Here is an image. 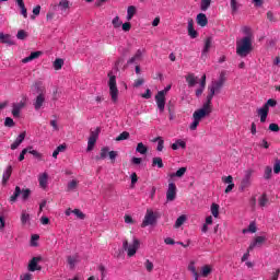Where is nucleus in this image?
Instances as JSON below:
<instances>
[{"mask_svg": "<svg viewBox=\"0 0 280 280\" xmlns=\"http://www.w3.org/2000/svg\"><path fill=\"white\" fill-rule=\"evenodd\" d=\"M12 115L15 118L21 117V110H23V108H25V103L24 102H20V103H13L12 105Z\"/></svg>", "mask_w": 280, "mask_h": 280, "instance_id": "f3484780", "label": "nucleus"}, {"mask_svg": "<svg viewBox=\"0 0 280 280\" xmlns=\"http://www.w3.org/2000/svg\"><path fill=\"white\" fill-rule=\"evenodd\" d=\"M230 5H231L232 14H237L240 8H242V4L237 2V0H230Z\"/></svg>", "mask_w": 280, "mask_h": 280, "instance_id": "c85d7f7f", "label": "nucleus"}, {"mask_svg": "<svg viewBox=\"0 0 280 280\" xmlns=\"http://www.w3.org/2000/svg\"><path fill=\"white\" fill-rule=\"evenodd\" d=\"M63 66H65V59L62 58H57L52 63L55 71H60V69H62Z\"/></svg>", "mask_w": 280, "mask_h": 280, "instance_id": "7c9ffc66", "label": "nucleus"}, {"mask_svg": "<svg viewBox=\"0 0 280 280\" xmlns=\"http://www.w3.org/2000/svg\"><path fill=\"white\" fill-rule=\"evenodd\" d=\"M128 139H130V132L124 131L115 139V141H126Z\"/></svg>", "mask_w": 280, "mask_h": 280, "instance_id": "ea45409f", "label": "nucleus"}, {"mask_svg": "<svg viewBox=\"0 0 280 280\" xmlns=\"http://www.w3.org/2000/svg\"><path fill=\"white\" fill-rule=\"evenodd\" d=\"M253 51V37L245 36L236 40V54L240 58H246Z\"/></svg>", "mask_w": 280, "mask_h": 280, "instance_id": "f257e3e1", "label": "nucleus"}, {"mask_svg": "<svg viewBox=\"0 0 280 280\" xmlns=\"http://www.w3.org/2000/svg\"><path fill=\"white\" fill-rule=\"evenodd\" d=\"M243 34H245L246 36H250V38H253V32L248 26L243 27Z\"/></svg>", "mask_w": 280, "mask_h": 280, "instance_id": "680f3d73", "label": "nucleus"}, {"mask_svg": "<svg viewBox=\"0 0 280 280\" xmlns=\"http://www.w3.org/2000/svg\"><path fill=\"white\" fill-rule=\"evenodd\" d=\"M72 213H74V215H77V218H79V220H84V218H86V214L81 212L80 209L72 210Z\"/></svg>", "mask_w": 280, "mask_h": 280, "instance_id": "864d4df0", "label": "nucleus"}, {"mask_svg": "<svg viewBox=\"0 0 280 280\" xmlns=\"http://www.w3.org/2000/svg\"><path fill=\"white\" fill-rule=\"evenodd\" d=\"M47 178H49V175H47V173H44L39 176L40 187H47Z\"/></svg>", "mask_w": 280, "mask_h": 280, "instance_id": "79ce46f5", "label": "nucleus"}, {"mask_svg": "<svg viewBox=\"0 0 280 280\" xmlns=\"http://www.w3.org/2000/svg\"><path fill=\"white\" fill-rule=\"evenodd\" d=\"M0 42L4 45H14V40H12L10 34L0 33Z\"/></svg>", "mask_w": 280, "mask_h": 280, "instance_id": "bb28decb", "label": "nucleus"}, {"mask_svg": "<svg viewBox=\"0 0 280 280\" xmlns=\"http://www.w3.org/2000/svg\"><path fill=\"white\" fill-rule=\"evenodd\" d=\"M108 86H109V95L112 98V102L116 104V102L119 100V89H117V77L113 74V72H108Z\"/></svg>", "mask_w": 280, "mask_h": 280, "instance_id": "20e7f679", "label": "nucleus"}, {"mask_svg": "<svg viewBox=\"0 0 280 280\" xmlns=\"http://www.w3.org/2000/svg\"><path fill=\"white\" fill-rule=\"evenodd\" d=\"M209 24V20L207 19V14L199 13L197 15V25H200V27H207Z\"/></svg>", "mask_w": 280, "mask_h": 280, "instance_id": "4be33fe9", "label": "nucleus"}, {"mask_svg": "<svg viewBox=\"0 0 280 280\" xmlns=\"http://www.w3.org/2000/svg\"><path fill=\"white\" fill-rule=\"evenodd\" d=\"M213 113V107L211 106V101L207 100L203 103L202 107L195 110L192 114V119H197V121H202L205 117H209Z\"/></svg>", "mask_w": 280, "mask_h": 280, "instance_id": "7ed1b4c3", "label": "nucleus"}, {"mask_svg": "<svg viewBox=\"0 0 280 280\" xmlns=\"http://www.w3.org/2000/svg\"><path fill=\"white\" fill-rule=\"evenodd\" d=\"M137 14V7L130 5L127 9V21H132V16Z\"/></svg>", "mask_w": 280, "mask_h": 280, "instance_id": "c756f323", "label": "nucleus"}, {"mask_svg": "<svg viewBox=\"0 0 280 280\" xmlns=\"http://www.w3.org/2000/svg\"><path fill=\"white\" fill-rule=\"evenodd\" d=\"M131 28H132V24H130V22H125L122 24V31L124 32H130Z\"/></svg>", "mask_w": 280, "mask_h": 280, "instance_id": "e2e57ef3", "label": "nucleus"}, {"mask_svg": "<svg viewBox=\"0 0 280 280\" xmlns=\"http://www.w3.org/2000/svg\"><path fill=\"white\" fill-rule=\"evenodd\" d=\"M213 272V269H211V266L209 265H205L202 268H201V277H209V275Z\"/></svg>", "mask_w": 280, "mask_h": 280, "instance_id": "c9c22d12", "label": "nucleus"}, {"mask_svg": "<svg viewBox=\"0 0 280 280\" xmlns=\"http://www.w3.org/2000/svg\"><path fill=\"white\" fill-rule=\"evenodd\" d=\"M200 125V121L197 119H194V121L190 124L189 129L190 130H197L198 126Z\"/></svg>", "mask_w": 280, "mask_h": 280, "instance_id": "052dcab7", "label": "nucleus"}, {"mask_svg": "<svg viewBox=\"0 0 280 280\" xmlns=\"http://www.w3.org/2000/svg\"><path fill=\"white\" fill-rule=\"evenodd\" d=\"M46 95L47 94H42V95H37L33 102V106L35 110H40V108H43V106H45V102H46Z\"/></svg>", "mask_w": 280, "mask_h": 280, "instance_id": "4468645a", "label": "nucleus"}, {"mask_svg": "<svg viewBox=\"0 0 280 280\" xmlns=\"http://www.w3.org/2000/svg\"><path fill=\"white\" fill-rule=\"evenodd\" d=\"M136 152H139V154H148V147H145L143 142H139L136 148Z\"/></svg>", "mask_w": 280, "mask_h": 280, "instance_id": "f704fd0d", "label": "nucleus"}, {"mask_svg": "<svg viewBox=\"0 0 280 280\" xmlns=\"http://www.w3.org/2000/svg\"><path fill=\"white\" fill-rule=\"evenodd\" d=\"M152 224H156V215L152 210H148L144 220L141 223V228L145 229V226H152Z\"/></svg>", "mask_w": 280, "mask_h": 280, "instance_id": "9d476101", "label": "nucleus"}, {"mask_svg": "<svg viewBox=\"0 0 280 280\" xmlns=\"http://www.w3.org/2000/svg\"><path fill=\"white\" fill-rule=\"evenodd\" d=\"M243 233H257V225L255 224V222L249 223L248 229H244Z\"/></svg>", "mask_w": 280, "mask_h": 280, "instance_id": "4c0bfd02", "label": "nucleus"}, {"mask_svg": "<svg viewBox=\"0 0 280 280\" xmlns=\"http://www.w3.org/2000/svg\"><path fill=\"white\" fill-rule=\"evenodd\" d=\"M16 38L19 40H25V38H27V32L20 30L16 34Z\"/></svg>", "mask_w": 280, "mask_h": 280, "instance_id": "8fccbe9b", "label": "nucleus"}, {"mask_svg": "<svg viewBox=\"0 0 280 280\" xmlns=\"http://www.w3.org/2000/svg\"><path fill=\"white\" fill-rule=\"evenodd\" d=\"M222 182L225 183V185H233V176H226V177H222Z\"/></svg>", "mask_w": 280, "mask_h": 280, "instance_id": "13d9d810", "label": "nucleus"}, {"mask_svg": "<svg viewBox=\"0 0 280 280\" xmlns=\"http://www.w3.org/2000/svg\"><path fill=\"white\" fill-rule=\"evenodd\" d=\"M57 8L60 10L61 14H65L67 10L71 8V2L69 0H60Z\"/></svg>", "mask_w": 280, "mask_h": 280, "instance_id": "6ab92c4d", "label": "nucleus"}, {"mask_svg": "<svg viewBox=\"0 0 280 280\" xmlns=\"http://www.w3.org/2000/svg\"><path fill=\"white\" fill-rule=\"evenodd\" d=\"M40 56H43L42 51L31 52V55L28 57H25L24 59H22V62L24 65L27 63V62H32V60H36V58H40Z\"/></svg>", "mask_w": 280, "mask_h": 280, "instance_id": "b1692460", "label": "nucleus"}, {"mask_svg": "<svg viewBox=\"0 0 280 280\" xmlns=\"http://www.w3.org/2000/svg\"><path fill=\"white\" fill-rule=\"evenodd\" d=\"M141 242L139 238L133 237L132 244L128 243V240L122 241V250H125L128 257H135L137 255V249L140 248Z\"/></svg>", "mask_w": 280, "mask_h": 280, "instance_id": "423d86ee", "label": "nucleus"}, {"mask_svg": "<svg viewBox=\"0 0 280 280\" xmlns=\"http://www.w3.org/2000/svg\"><path fill=\"white\" fill-rule=\"evenodd\" d=\"M67 259H68L69 266H70L71 268H74V267H75V262L78 261V260L75 259V257L68 256Z\"/></svg>", "mask_w": 280, "mask_h": 280, "instance_id": "4d7b16f0", "label": "nucleus"}, {"mask_svg": "<svg viewBox=\"0 0 280 280\" xmlns=\"http://www.w3.org/2000/svg\"><path fill=\"white\" fill-rule=\"evenodd\" d=\"M225 83H226V71H221L219 79L217 81H212V84L209 88L210 92L207 96V100L211 102L213 100V96L220 93V91H222V88L224 86Z\"/></svg>", "mask_w": 280, "mask_h": 280, "instance_id": "f03ea898", "label": "nucleus"}, {"mask_svg": "<svg viewBox=\"0 0 280 280\" xmlns=\"http://www.w3.org/2000/svg\"><path fill=\"white\" fill-rule=\"evenodd\" d=\"M33 14H34V15H31L32 21H34V19H36V16H38V14H40V5H36V7L33 9Z\"/></svg>", "mask_w": 280, "mask_h": 280, "instance_id": "5fc2aeb1", "label": "nucleus"}, {"mask_svg": "<svg viewBox=\"0 0 280 280\" xmlns=\"http://www.w3.org/2000/svg\"><path fill=\"white\" fill-rule=\"evenodd\" d=\"M185 222H187V215L182 214L179 218H177L175 222V229H180L183 224H185Z\"/></svg>", "mask_w": 280, "mask_h": 280, "instance_id": "473e14b6", "label": "nucleus"}, {"mask_svg": "<svg viewBox=\"0 0 280 280\" xmlns=\"http://www.w3.org/2000/svg\"><path fill=\"white\" fill-rule=\"evenodd\" d=\"M121 24H122V22L119 19V16L114 18L112 21V25L115 27V30L121 27Z\"/></svg>", "mask_w": 280, "mask_h": 280, "instance_id": "49530a36", "label": "nucleus"}, {"mask_svg": "<svg viewBox=\"0 0 280 280\" xmlns=\"http://www.w3.org/2000/svg\"><path fill=\"white\" fill-rule=\"evenodd\" d=\"M264 178L266 180H270L272 178V167H270V166L265 167Z\"/></svg>", "mask_w": 280, "mask_h": 280, "instance_id": "c03bdc74", "label": "nucleus"}, {"mask_svg": "<svg viewBox=\"0 0 280 280\" xmlns=\"http://www.w3.org/2000/svg\"><path fill=\"white\" fill-rule=\"evenodd\" d=\"M262 106L267 107V110H270V108H275V106H277V101L275 98H269Z\"/></svg>", "mask_w": 280, "mask_h": 280, "instance_id": "a19ab883", "label": "nucleus"}, {"mask_svg": "<svg viewBox=\"0 0 280 280\" xmlns=\"http://www.w3.org/2000/svg\"><path fill=\"white\" fill-rule=\"evenodd\" d=\"M4 126L7 128H14V126H15L14 119L7 117L4 120Z\"/></svg>", "mask_w": 280, "mask_h": 280, "instance_id": "603ef678", "label": "nucleus"}, {"mask_svg": "<svg viewBox=\"0 0 280 280\" xmlns=\"http://www.w3.org/2000/svg\"><path fill=\"white\" fill-rule=\"evenodd\" d=\"M255 171H253L252 168L245 171V175L243 177V179L241 180V185H240V191H245L246 189H248V187H250L252 185V180L250 178H253V174Z\"/></svg>", "mask_w": 280, "mask_h": 280, "instance_id": "1a4fd4ad", "label": "nucleus"}, {"mask_svg": "<svg viewBox=\"0 0 280 280\" xmlns=\"http://www.w3.org/2000/svg\"><path fill=\"white\" fill-rule=\"evenodd\" d=\"M269 130H270L271 132H279V130H280L279 125H277V124H275V122L270 124V125H269Z\"/></svg>", "mask_w": 280, "mask_h": 280, "instance_id": "bf43d9fd", "label": "nucleus"}, {"mask_svg": "<svg viewBox=\"0 0 280 280\" xmlns=\"http://www.w3.org/2000/svg\"><path fill=\"white\" fill-rule=\"evenodd\" d=\"M27 153L32 154L35 159H37V161H42L43 160V153L34 150V147L30 145L26 148Z\"/></svg>", "mask_w": 280, "mask_h": 280, "instance_id": "cd10ccee", "label": "nucleus"}, {"mask_svg": "<svg viewBox=\"0 0 280 280\" xmlns=\"http://www.w3.org/2000/svg\"><path fill=\"white\" fill-rule=\"evenodd\" d=\"M21 222L22 224H26L27 222H30V213H27L25 210L22 211Z\"/></svg>", "mask_w": 280, "mask_h": 280, "instance_id": "a18cd8bd", "label": "nucleus"}, {"mask_svg": "<svg viewBox=\"0 0 280 280\" xmlns=\"http://www.w3.org/2000/svg\"><path fill=\"white\" fill-rule=\"evenodd\" d=\"M259 207H266L268 205V197H266V194H264L259 200H258Z\"/></svg>", "mask_w": 280, "mask_h": 280, "instance_id": "3c124183", "label": "nucleus"}, {"mask_svg": "<svg viewBox=\"0 0 280 280\" xmlns=\"http://www.w3.org/2000/svg\"><path fill=\"white\" fill-rule=\"evenodd\" d=\"M143 56V50L141 49H138L135 54L133 57H131L128 61H127V65H135V62H137V60H141Z\"/></svg>", "mask_w": 280, "mask_h": 280, "instance_id": "393cba45", "label": "nucleus"}, {"mask_svg": "<svg viewBox=\"0 0 280 280\" xmlns=\"http://www.w3.org/2000/svg\"><path fill=\"white\" fill-rule=\"evenodd\" d=\"M10 176H12V166H8L5 172L3 173L2 183L5 185L8 180H10Z\"/></svg>", "mask_w": 280, "mask_h": 280, "instance_id": "2f4dec72", "label": "nucleus"}, {"mask_svg": "<svg viewBox=\"0 0 280 280\" xmlns=\"http://www.w3.org/2000/svg\"><path fill=\"white\" fill-rule=\"evenodd\" d=\"M156 165H158V167L161 170V168H163V159H161V158H153V160H152V166L153 167H156Z\"/></svg>", "mask_w": 280, "mask_h": 280, "instance_id": "37998d69", "label": "nucleus"}, {"mask_svg": "<svg viewBox=\"0 0 280 280\" xmlns=\"http://www.w3.org/2000/svg\"><path fill=\"white\" fill-rule=\"evenodd\" d=\"M273 172H275L276 174H279V173H280V160H279V159H276V161H275Z\"/></svg>", "mask_w": 280, "mask_h": 280, "instance_id": "6e6d98bb", "label": "nucleus"}, {"mask_svg": "<svg viewBox=\"0 0 280 280\" xmlns=\"http://www.w3.org/2000/svg\"><path fill=\"white\" fill-rule=\"evenodd\" d=\"M211 213H212L213 218H218V215H220V205L212 203L211 205Z\"/></svg>", "mask_w": 280, "mask_h": 280, "instance_id": "e433bc0d", "label": "nucleus"}, {"mask_svg": "<svg viewBox=\"0 0 280 280\" xmlns=\"http://www.w3.org/2000/svg\"><path fill=\"white\" fill-rule=\"evenodd\" d=\"M187 173V167H180L176 173L168 174L170 178H183Z\"/></svg>", "mask_w": 280, "mask_h": 280, "instance_id": "a878e982", "label": "nucleus"}, {"mask_svg": "<svg viewBox=\"0 0 280 280\" xmlns=\"http://www.w3.org/2000/svg\"><path fill=\"white\" fill-rule=\"evenodd\" d=\"M268 113H270L268 107L262 106V107L257 109V115H258V117H260V122L261 124H266V119H268Z\"/></svg>", "mask_w": 280, "mask_h": 280, "instance_id": "a211bd4d", "label": "nucleus"}, {"mask_svg": "<svg viewBox=\"0 0 280 280\" xmlns=\"http://www.w3.org/2000/svg\"><path fill=\"white\" fill-rule=\"evenodd\" d=\"M144 267L148 272H152L154 270V264L152 261H150V259L145 260Z\"/></svg>", "mask_w": 280, "mask_h": 280, "instance_id": "09e8293b", "label": "nucleus"}, {"mask_svg": "<svg viewBox=\"0 0 280 280\" xmlns=\"http://www.w3.org/2000/svg\"><path fill=\"white\" fill-rule=\"evenodd\" d=\"M34 95H47V89L43 85V82H36L33 85Z\"/></svg>", "mask_w": 280, "mask_h": 280, "instance_id": "2eb2a0df", "label": "nucleus"}, {"mask_svg": "<svg viewBox=\"0 0 280 280\" xmlns=\"http://www.w3.org/2000/svg\"><path fill=\"white\" fill-rule=\"evenodd\" d=\"M211 43H213V38L207 37L205 42V47L202 50V55L208 54V51L211 49Z\"/></svg>", "mask_w": 280, "mask_h": 280, "instance_id": "72a5a7b5", "label": "nucleus"}, {"mask_svg": "<svg viewBox=\"0 0 280 280\" xmlns=\"http://www.w3.org/2000/svg\"><path fill=\"white\" fill-rule=\"evenodd\" d=\"M186 82L189 86V89H192V86H196L198 84V77L194 73H188L186 75Z\"/></svg>", "mask_w": 280, "mask_h": 280, "instance_id": "412c9836", "label": "nucleus"}, {"mask_svg": "<svg viewBox=\"0 0 280 280\" xmlns=\"http://www.w3.org/2000/svg\"><path fill=\"white\" fill-rule=\"evenodd\" d=\"M20 196L23 202H27V200H30V197L32 196V190L30 188L21 189L19 186H16L13 195L10 197V202L14 205V202L19 200Z\"/></svg>", "mask_w": 280, "mask_h": 280, "instance_id": "39448f33", "label": "nucleus"}, {"mask_svg": "<svg viewBox=\"0 0 280 280\" xmlns=\"http://www.w3.org/2000/svg\"><path fill=\"white\" fill-rule=\"evenodd\" d=\"M144 82H145V80H143V79H138V80L135 81L133 86H135L136 89H139V86L143 85Z\"/></svg>", "mask_w": 280, "mask_h": 280, "instance_id": "0e129e2a", "label": "nucleus"}, {"mask_svg": "<svg viewBox=\"0 0 280 280\" xmlns=\"http://www.w3.org/2000/svg\"><path fill=\"white\" fill-rule=\"evenodd\" d=\"M43 261V257H33L28 262L30 272H36V270H42L43 267L38 266V262Z\"/></svg>", "mask_w": 280, "mask_h": 280, "instance_id": "f8f14e48", "label": "nucleus"}, {"mask_svg": "<svg viewBox=\"0 0 280 280\" xmlns=\"http://www.w3.org/2000/svg\"><path fill=\"white\" fill-rule=\"evenodd\" d=\"M280 269H277L276 272L272 273L271 280H279Z\"/></svg>", "mask_w": 280, "mask_h": 280, "instance_id": "774afa93", "label": "nucleus"}, {"mask_svg": "<svg viewBox=\"0 0 280 280\" xmlns=\"http://www.w3.org/2000/svg\"><path fill=\"white\" fill-rule=\"evenodd\" d=\"M110 159L112 163H115V160L117 156H119V153L117 151H110V148L108 147H103L101 149L100 155L95 156V161H104L105 159Z\"/></svg>", "mask_w": 280, "mask_h": 280, "instance_id": "0eeeda50", "label": "nucleus"}, {"mask_svg": "<svg viewBox=\"0 0 280 280\" xmlns=\"http://www.w3.org/2000/svg\"><path fill=\"white\" fill-rule=\"evenodd\" d=\"M211 5V0H201V10L202 12H206V10H209V7Z\"/></svg>", "mask_w": 280, "mask_h": 280, "instance_id": "de8ad7c7", "label": "nucleus"}, {"mask_svg": "<svg viewBox=\"0 0 280 280\" xmlns=\"http://www.w3.org/2000/svg\"><path fill=\"white\" fill-rule=\"evenodd\" d=\"M20 280H32V273H25L24 276H21Z\"/></svg>", "mask_w": 280, "mask_h": 280, "instance_id": "338daca9", "label": "nucleus"}, {"mask_svg": "<svg viewBox=\"0 0 280 280\" xmlns=\"http://www.w3.org/2000/svg\"><path fill=\"white\" fill-rule=\"evenodd\" d=\"M188 35L190 36V38H198V31H196V28H194V20L192 19L188 20Z\"/></svg>", "mask_w": 280, "mask_h": 280, "instance_id": "5701e85b", "label": "nucleus"}, {"mask_svg": "<svg viewBox=\"0 0 280 280\" xmlns=\"http://www.w3.org/2000/svg\"><path fill=\"white\" fill-rule=\"evenodd\" d=\"M100 132H102V129L100 127H97L94 131L90 132L86 152H93L95 143H97V139H100Z\"/></svg>", "mask_w": 280, "mask_h": 280, "instance_id": "6e6552de", "label": "nucleus"}, {"mask_svg": "<svg viewBox=\"0 0 280 280\" xmlns=\"http://www.w3.org/2000/svg\"><path fill=\"white\" fill-rule=\"evenodd\" d=\"M176 200V184L170 183L166 191V201L174 202Z\"/></svg>", "mask_w": 280, "mask_h": 280, "instance_id": "9b49d317", "label": "nucleus"}, {"mask_svg": "<svg viewBox=\"0 0 280 280\" xmlns=\"http://www.w3.org/2000/svg\"><path fill=\"white\" fill-rule=\"evenodd\" d=\"M50 126L52 127V130H55L56 132H58V130H60V128L58 127L57 120H50Z\"/></svg>", "mask_w": 280, "mask_h": 280, "instance_id": "69168bd1", "label": "nucleus"}, {"mask_svg": "<svg viewBox=\"0 0 280 280\" xmlns=\"http://www.w3.org/2000/svg\"><path fill=\"white\" fill-rule=\"evenodd\" d=\"M78 189V182L75 179H72L68 183L67 191H75Z\"/></svg>", "mask_w": 280, "mask_h": 280, "instance_id": "58836bf2", "label": "nucleus"}, {"mask_svg": "<svg viewBox=\"0 0 280 280\" xmlns=\"http://www.w3.org/2000/svg\"><path fill=\"white\" fill-rule=\"evenodd\" d=\"M25 135H26V132L23 131L22 133H20L18 136L15 141L11 144V150H16L19 148V145H21L23 143V141H25Z\"/></svg>", "mask_w": 280, "mask_h": 280, "instance_id": "aec40b11", "label": "nucleus"}, {"mask_svg": "<svg viewBox=\"0 0 280 280\" xmlns=\"http://www.w3.org/2000/svg\"><path fill=\"white\" fill-rule=\"evenodd\" d=\"M155 102L158 104V108L160 113L165 112V95H163V92H158L155 95Z\"/></svg>", "mask_w": 280, "mask_h": 280, "instance_id": "ddd939ff", "label": "nucleus"}, {"mask_svg": "<svg viewBox=\"0 0 280 280\" xmlns=\"http://www.w3.org/2000/svg\"><path fill=\"white\" fill-rule=\"evenodd\" d=\"M266 242V236H257L253 243H250L248 250H253L255 248H261L264 243Z\"/></svg>", "mask_w": 280, "mask_h": 280, "instance_id": "dca6fc26", "label": "nucleus"}]
</instances>
